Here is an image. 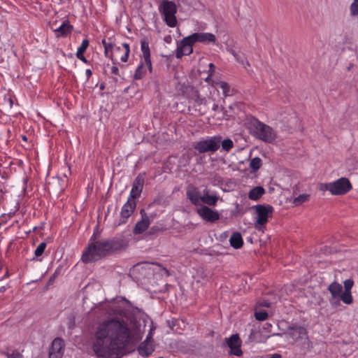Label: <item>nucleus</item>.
Instances as JSON below:
<instances>
[{"mask_svg": "<svg viewBox=\"0 0 358 358\" xmlns=\"http://www.w3.org/2000/svg\"><path fill=\"white\" fill-rule=\"evenodd\" d=\"M131 340V331L122 318H107L99 322L94 332L92 350L101 358H121Z\"/></svg>", "mask_w": 358, "mask_h": 358, "instance_id": "f257e3e1", "label": "nucleus"}, {"mask_svg": "<svg viewBox=\"0 0 358 358\" xmlns=\"http://www.w3.org/2000/svg\"><path fill=\"white\" fill-rule=\"evenodd\" d=\"M125 246V242L122 238H113L111 239L96 240L94 234L83 252L81 259L85 263L96 262L105 257Z\"/></svg>", "mask_w": 358, "mask_h": 358, "instance_id": "f03ea898", "label": "nucleus"}, {"mask_svg": "<svg viewBox=\"0 0 358 358\" xmlns=\"http://www.w3.org/2000/svg\"><path fill=\"white\" fill-rule=\"evenodd\" d=\"M158 10L163 17L164 21L169 27H175L177 25V6L175 2L169 0H162Z\"/></svg>", "mask_w": 358, "mask_h": 358, "instance_id": "7ed1b4c3", "label": "nucleus"}, {"mask_svg": "<svg viewBox=\"0 0 358 358\" xmlns=\"http://www.w3.org/2000/svg\"><path fill=\"white\" fill-rule=\"evenodd\" d=\"M252 135L268 143L273 142L277 137L275 131L270 126L258 120H255L252 123Z\"/></svg>", "mask_w": 358, "mask_h": 358, "instance_id": "20e7f679", "label": "nucleus"}, {"mask_svg": "<svg viewBox=\"0 0 358 358\" xmlns=\"http://www.w3.org/2000/svg\"><path fill=\"white\" fill-rule=\"evenodd\" d=\"M222 136L220 135L213 136L206 139L195 143L194 148L199 154L205 152H215L220 147Z\"/></svg>", "mask_w": 358, "mask_h": 358, "instance_id": "39448f33", "label": "nucleus"}, {"mask_svg": "<svg viewBox=\"0 0 358 358\" xmlns=\"http://www.w3.org/2000/svg\"><path fill=\"white\" fill-rule=\"evenodd\" d=\"M257 215V221L255 227L261 230L262 227L268 222V218L271 217L273 213V207L270 205L258 204L254 206Z\"/></svg>", "mask_w": 358, "mask_h": 358, "instance_id": "423d86ee", "label": "nucleus"}, {"mask_svg": "<svg viewBox=\"0 0 358 358\" xmlns=\"http://www.w3.org/2000/svg\"><path fill=\"white\" fill-rule=\"evenodd\" d=\"M287 331L289 336L294 342L304 345L307 346V348L310 346V341H309L307 335L308 332L305 327L299 325H292L288 327Z\"/></svg>", "mask_w": 358, "mask_h": 358, "instance_id": "0eeeda50", "label": "nucleus"}, {"mask_svg": "<svg viewBox=\"0 0 358 358\" xmlns=\"http://www.w3.org/2000/svg\"><path fill=\"white\" fill-rule=\"evenodd\" d=\"M331 194L339 196L344 195L352 189V185L348 178L342 177L331 182Z\"/></svg>", "mask_w": 358, "mask_h": 358, "instance_id": "6e6552de", "label": "nucleus"}, {"mask_svg": "<svg viewBox=\"0 0 358 358\" xmlns=\"http://www.w3.org/2000/svg\"><path fill=\"white\" fill-rule=\"evenodd\" d=\"M225 344L229 348V354L236 357H241L243 351L241 349V340L238 334H232L224 339Z\"/></svg>", "mask_w": 358, "mask_h": 358, "instance_id": "1a4fd4ad", "label": "nucleus"}, {"mask_svg": "<svg viewBox=\"0 0 358 358\" xmlns=\"http://www.w3.org/2000/svg\"><path fill=\"white\" fill-rule=\"evenodd\" d=\"M194 44V42H193L191 36L185 37L178 45L176 57L180 59L184 55H190L193 52L192 46Z\"/></svg>", "mask_w": 358, "mask_h": 358, "instance_id": "9d476101", "label": "nucleus"}, {"mask_svg": "<svg viewBox=\"0 0 358 358\" xmlns=\"http://www.w3.org/2000/svg\"><path fill=\"white\" fill-rule=\"evenodd\" d=\"M196 213L203 220L207 222L214 223L220 218V214L208 206H201L197 208Z\"/></svg>", "mask_w": 358, "mask_h": 358, "instance_id": "9b49d317", "label": "nucleus"}, {"mask_svg": "<svg viewBox=\"0 0 358 358\" xmlns=\"http://www.w3.org/2000/svg\"><path fill=\"white\" fill-rule=\"evenodd\" d=\"M64 342L60 338H55L49 351V358H62L64 355Z\"/></svg>", "mask_w": 358, "mask_h": 358, "instance_id": "f8f14e48", "label": "nucleus"}, {"mask_svg": "<svg viewBox=\"0 0 358 358\" xmlns=\"http://www.w3.org/2000/svg\"><path fill=\"white\" fill-rule=\"evenodd\" d=\"M136 203L131 199H128L120 212V224L125 223L136 208Z\"/></svg>", "mask_w": 358, "mask_h": 358, "instance_id": "ddd939ff", "label": "nucleus"}, {"mask_svg": "<svg viewBox=\"0 0 358 358\" xmlns=\"http://www.w3.org/2000/svg\"><path fill=\"white\" fill-rule=\"evenodd\" d=\"M186 196L192 204L198 206L201 203L202 195L199 189L193 185H189L186 188Z\"/></svg>", "mask_w": 358, "mask_h": 358, "instance_id": "4468645a", "label": "nucleus"}, {"mask_svg": "<svg viewBox=\"0 0 358 358\" xmlns=\"http://www.w3.org/2000/svg\"><path fill=\"white\" fill-rule=\"evenodd\" d=\"M144 181L143 176L139 174L136 176L133 182L132 188L129 197V199L135 201L136 199L140 197L143 190Z\"/></svg>", "mask_w": 358, "mask_h": 358, "instance_id": "2eb2a0df", "label": "nucleus"}, {"mask_svg": "<svg viewBox=\"0 0 358 358\" xmlns=\"http://www.w3.org/2000/svg\"><path fill=\"white\" fill-rule=\"evenodd\" d=\"M190 36L194 43L196 42H199L205 44H208L211 43H215L216 42L215 36L211 33L197 32L194 33Z\"/></svg>", "mask_w": 358, "mask_h": 358, "instance_id": "dca6fc26", "label": "nucleus"}, {"mask_svg": "<svg viewBox=\"0 0 358 358\" xmlns=\"http://www.w3.org/2000/svg\"><path fill=\"white\" fill-rule=\"evenodd\" d=\"M344 291L341 296L342 301L347 304H352L353 302V297L352 296L351 289L354 285V281L352 279H347L344 281Z\"/></svg>", "mask_w": 358, "mask_h": 358, "instance_id": "f3484780", "label": "nucleus"}, {"mask_svg": "<svg viewBox=\"0 0 358 358\" xmlns=\"http://www.w3.org/2000/svg\"><path fill=\"white\" fill-rule=\"evenodd\" d=\"M141 214L142 215L141 220L138 221L134 229V233L135 234H140L143 233L149 227L150 224V219L145 213L144 210H141Z\"/></svg>", "mask_w": 358, "mask_h": 358, "instance_id": "a211bd4d", "label": "nucleus"}, {"mask_svg": "<svg viewBox=\"0 0 358 358\" xmlns=\"http://www.w3.org/2000/svg\"><path fill=\"white\" fill-rule=\"evenodd\" d=\"M141 49L143 53L145 64L148 67L149 70H152V62L150 59V51L149 48V43L146 39L141 41Z\"/></svg>", "mask_w": 358, "mask_h": 358, "instance_id": "6ab92c4d", "label": "nucleus"}, {"mask_svg": "<svg viewBox=\"0 0 358 358\" xmlns=\"http://www.w3.org/2000/svg\"><path fill=\"white\" fill-rule=\"evenodd\" d=\"M218 199L219 197L216 194H210L208 189H205L203 191L201 203L210 206H215Z\"/></svg>", "mask_w": 358, "mask_h": 358, "instance_id": "aec40b11", "label": "nucleus"}, {"mask_svg": "<svg viewBox=\"0 0 358 358\" xmlns=\"http://www.w3.org/2000/svg\"><path fill=\"white\" fill-rule=\"evenodd\" d=\"M230 245L235 249L241 248L243 245V240L241 233L234 232L229 238Z\"/></svg>", "mask_w": 358, "mask_h": 358, "instance_id": "412c9836", "label": "nucleus"}, {"mask_svg": "<svg viewBox=\"0 0 358 358\" xmlns=\"http://www.w3.org/2000/svg\"><path fill=\"white\" fill-rule=\"evenodd\" d=\"M154 351V348L151 344L147 341L142 342L138 348V354L141 356H149Z\"/></svg>", "mask_w": 358, "mask_h": 358, "instance_id": "4be33fe9", "label": "nucleus"}, {"mask_svg": "<svg viewBox=\"0 0 358 358\" xmlns=\"http://www.w3.org/2000/svg\"><path fill=\"white\" fill-rule=\"evenodd\" d=\"M73 29V27L69 24L68 20L63 22V23L55 31L57 33V36H66L71 33Z\"/></svg>", "mask_w": 358, "mask_h": 358, "instance_id": "5701e85b", "label": "nucleus"}, {"mask_svg": "<svg viewBox=\"0 0 358 358\" xmlns=\"http://www.w3.org/2000/svg\"><path fill=\"white\" fill-rule=\"evenodd\" d=\"M328 290L331 294V296H341L343 294V287L337 282H333L328 287Z\"/></svg>", "mask_w": 358, "mask_h": 358, "instance_id": "b1692460", "label": "nucleus"}, {"mask_svg": "<svg viewBox=\"0 0 358 358\" xmlns=\"http://www.w3.org/2000/svg\"><path fill=\"white\" fill-rule=\"evenodd\" d=\"M265 189L262 186L253 187L248 194V198L253 201H257L264 194Z\"/></svg>", "mask_w": 358, "mask_h": 358, "instance_id": "393cba45", "label": "nucleus"}, {"mask_svg": "<svg viewBox=\"0 0 358 358\" xmlns=\"http://www.w3.org/2000/svg\"><path fill=\"white\" fill-rule=\"evenodd\" d=\"M211 85L214 87H216V88L219 87V88H220L222 90L224 96H227L230 95V94H229L230 87H229V85H228L227 83L224 82V81H214V80H213Z\"/></svg>", "mask_w": 358, "mask_h": 358, "instance_id": "a878e982", "label": "nucleus"}, {"mask_svg": "<svg viewBox=\"0 0 358 358\" xmlns=\"http://www.w3.org/2000/svg\"><path fill=\"white\" fill-rule=\"evenodd\" d=\"M101 43L104 47V55L106 57H109L111 59H113V55L112 54L110 55L109 52L110 50H112L114 45L111 42H108L106 39H103Z\"/></svg>", "mask_w": 358, "mask_h": 358, "instance_id": "bb28decb", "label": "nucleus"}, {"mask_svg": "<svg viewBox=\"0 0 358 358\" xmlns=\"http://www.w3.org/2000/svg\"><path fill=\"white\" fill-rule=\"evenodd\" d=\"M146 74V70L143 66V64L141 63L137 67L135 73L134 75V78L135 80H141L142 79Z\"/></svg>", "mask_w": 358, "mask_h": 358, "instance_id": "cd10ccee", "label": "nucleus"}, {"mask_svg": "<svg viewBox=\"0 0 358 358\" xmlns=\"http://www.w3.org/2000/svg\"><path fill=\"white\" fill-rule=\"evenodd\" d=\"M262 165V159L256 157L252 159L250 162L249 166L252 170V171H257Z\"/></svg>", "mask_w": 358, "mask_h": 358, "instance_id": "c85d7f7f", "label": "nucleus"}, {"mask_svg": "<svg viewBox=\"0 0 358 358\" xmlns=\"http://www.w3.org/2000/svg\"><path fill=\"white\" fill-rule=\"evenodd\" d=\"M220 145L223 150L229 152L234 147V143L231 139L227 138L223 141L221 140Z\"/></svg>", "mask_w": 358, "mask_h": 358, "instance_id": "c756f323", "label": "nucleus"}, {"mask_svg": "<svg viewBox=\"0 0 358 358\" xmlns=\"http://www.w3.org/2000/svg\"><path fill=\"white\" fill-rule=\"evenodd\" d=\"M309 197H310V195L308 194H300L299 196H298L297 197H296L294 199L293 203L296 206H299V205L301 204L302 203L307 201L309 199Z\"/></svg>", "mask_w": 358, "mask_h": 358, "instance_id": "7c9ffc66", "label": "nucleus"}, {"mask_svg": "<svg viewBox=\"0 0 358 358\" xmlns=\"http://www.w3.org/2000/svg\"><path fill=\"white\" fill-rule=\"evenodd\" d=\"M122 47L124 49V53L122 56L120 57V60L122 62H126L128 60L129 55L130 52V48L129 44L127 43H122Z\"/></svg>", "mask_w": 358, "mask_h": 358, "instance_id": "2f4dec72", "label": "nucleus"}, {"mask_svg": "<svg viewBox=\"0 0 358 358\" xmlns=\"http://www.w3.org/2000/svg\"><path fill=\"white\" fill-rule=\"evenodd\" d=\"M228 52H229L238 62H241V64H244L245 57H244V55L243 53H241L239 52H237L231 48L228 49Z\"/></svg>", "mask_w": 358, "mask_h": 358, "instance_id": "473e14b6", "label": "nucleus"}, {"mask_svg": "<svg viewBox=\"0 0 358 358\" xmlns=\"http://www.w3.org/2000/svg\"><path fill=\"white\" fill-rule=\"evenodd\" d=\"M1 354L5 355L7 358H22V355L15 350L11 353L5 351H1Z\"/></svg>", "mask_w": 358, "mask_h": 358, "instance_id": "72a5a7b5", "label": "nucleus"}, {"mask_svg": "<svg viewBox=\"0 0 358 358\" xmlns=\"http://www.w3.org/2000/svg\"><path fill=\"white\" fill-rule=\"evenodd\" d=\"M341 296H330L329 301L331 307L338 308L341 306Z\"/></svg>", "mask_w": 358, "mask_h": 358, "instance_id": "f704fd0d", "label": "nucleus"}, {"mask_svg": "<svg viewBox=\"0 0 358 358\" xmlns=\"http://www.w3.org/2000/svg\"><path fill=\"white\" fill-rule=\"evenodd\" d=\"M350 15L356 17L358 15V1H353L350 6Z\"/></svg>", "mask_w": 358, "mask_h": 358, "instance_id": "c9c22d12", "label": "nucleus"}, {"mask_svg": "<svg viewBox=\"0 0 358 358\" xmlns=\"http://www.w3.org/2000/svg\"><path fill=\"white\" fill-rule=\"evenodd\" d=\"M46 248V243L45 242L41 243L36 248L34 252V255L36 257H40L44 252V250Z\"/></svg>", "mask_w": 358, "mask_h": 358, "instance_id": "e433bc0d", "label": "nucleus"}, {"mask_svg": "<svg viewBox=\"0 0 358 358\" xmlns=\"http://www.w3.org/2000/svg\"><path fill=\"white\" fill-rule=\"evenodd\" d=\"M255 317L257 320L264 321L268 317V313L266 311H256L255 313Z\"/></svg>", "mask_w": 358, "mask_h": 358, "instance_id": "4c0bfd02", "label": "nucleus"}, {"mask_svg": "<svg viewBox=\"0 0 358 358\" xmlns=\"http://www.w3.org/2000/svg\"><path fill=\"white\" fill-rule=\"evenodd\" d=\"M89 46V41L87 39H84L81 43V45L78 47L77 52L81 53L85 52Z\"/></svg>", "mask_w": 358, "mask_h": 358, "instance_id": "58836bf2", "label": "nucleus"}, {"mask_svg": "<svg viewBox=\"0 0 358 358\" xmlns=\"http://www.w3.org/2000/svg\"><path fill=\"white\" fill-rule=\"evenodd\" d=\"M320 190H321V191H329L331 194V182L320 183Z\"/></svg>", "mask_w": 358, "mask_h": 358, "instance_id": "ea45409f", "label": "nucleus"}, {"mask_svg": "<svg viewBox=\"0 0 358 358\" xmlns=\"http://www.w3.org/2000/svg\"><path fill=\"white\" fill-rule=\"evenodd\" d=\"M83 53L84 52H81V53H79V52H76V57L78 59H80L81 61H83L84 63H86L87 64L88 63V61L87 59L85 58V57L83 55Z\"/></svg>", "mask_w": 358, "mask_h": 358, "instance_id": "a19ab883", "label": "nucleus"}, {"mask_svg": "<svg viewBox=\"0 0 358 358\" xmlns=\"http://www.w3.org/2000/svg\"><path fill=\"white\" fill-rule=\"evenodd\" d=\"M118 68L116 66H113L110 68V73L113 75H118Z\"/></svg>", "mask_w": 358, "mask_h": 358, "instance_id": "79ce46f5", "label": "nucleus"}, {"mask_svg": "<svg viewBox=\"0 0 358 358\" xmlns=\"http://www.w3.org/2000/svg\"><path fill=\"white\" fill-rule=\"evenodd\" d=\"M214 71H215V66H214V64H212V63H210L209 64V70H208L210 76H213V74L214 73Z\"/></svg>", "mask_w": 358, "mask_h": 358, "instance_id": "37998d69", "label": "nucleus"}, {"mask_svg": "<svg viewBox=\"0 0 358 358\" xmlns=\"http://www.w3.org/2000/svg\"><path fill=\"white\" fill-rule=\"evenodd\" d=\"M87 80H89V78L92 76V72L90 69H87L85 71Z\"/></svg>", "mask_w": 358, "mask_h": 358, "instance_id": "c03bdc74", "label": "nucleus"}, {"mask_svg": "<svg viewBox=\"0 0 358 358\" xmlns=\"http://www.w3.org/2000/svg\"><path fill=\"white\" fill-rule=\"evenodd\" d=\"M152 329H150V331L149 332V334H148L145 340L144 341H147V343H150V341L152 338Z\"/></svg>", "mask_w": 358, "mask_h": 358, "instance_id": "a18cd8bd", "label": "nucleus"}, {"mask_svg": "<svg viewBox=\"0 0 358 358\" xmlns=\"http://www.w3.org/2000/svg\"><path fill=\"white\" fill-rule=\"evenodd\" d=\"M195 93H196V98H197V99H196V102L197 103H199V104H201V103H202V99H200V97H199V94L198 92H195Z\"/></svg>", "mask_w": 358, "mask_h": 358, "instance_id": "49530a36", "label": "nucleus"}, {"mask_svg": "<svg viewBox=\"0 0 358 358\" xmlns=\"http://www.w3.org/2000/svg\"><path fill=\"white\" fill-rule=\"evenodd\" d=\"M59 271L57 269L55 271V273H53L52 276L50 277V281H52L58 275Z\"/></svg>", "mask_w": 358, "mask_h": 358, "instance_id": "de8ad7c7", "label": "nucleus"}, {"mask_svg": "<svg viewBox=\"0 0 358 358\" xmlns=\"http://www.w3.org/2000/svg\"><path fill=\"white\" fill-rule=\"evenodd\" d=\"M262 306H265V307H269L270 306V303L269 302H267V301H265L262 303Z\"/></svg>", "mask_w": 358, "mask_h": 358, "instance_id": "09e8293b", "label": "nucleus"}, {"mask_svg": "<svg viewBox=\"0 0 358 358\" xmlns=\"http://www.w3.org/2000/svg\"><path fill=\"white\" fill-rule=\"evenodd\" d=\"M244 65V67L246 68L247 66H250V63L248 61H245V64H243Z\"/></svg>", "mask_w": 358, "mask_h": 358, "instance_id": "8fccbe9b", "label": "nucleus"}, {"mask_svg": "<svg viewBox=\"0 0 358 358\" xmlns=\"http://www.w3.org/2000/svg\"><path fill=\"white\" fill-rule=\"evenodd\" d=\"M211 76H210V74H208V76L206 78V82H209L210 80H210V77H211Z\"/></svg>", "mask_w": 358, "mask_h": 358, "instance_id": "3c124183", "label": "nucleus"}, {"mask_svg": "<svg viewBox=\"0 0 358 358\" xmlns=\"http://www.w3.org/2000/svg\"><path fill=\"white\" fill-rule=\"evenodd\" d=\"M217 107H218V106H217V105L214 104V105H213V109L214 110H217Z\"/></svg>", "mask_w": 358, "mask_h": 358, "instance_id": "603ef678", "label": "nucleus"}, {"mask_svg": "<svg viewBox=\"0 0 358 358\" xmlns=\"http://www.w3.org/2000/svg\"><path fill=\"white\" fill-rule=\"evenodd\" d=\"M116 50H117V51H120V50H121V48H120V47H117V48H116Z\"/></svg>", "mask_w": 358, "mask_h": 358, "instance_id": "864d4df0", "label": "nucleus"}, {"mask_svg": "<svg viewBox=\"0 0 358 358\" xmlns=\"http://www.w3.org/2000/svg\"><path fill=\"white\" fill-rule=\"evenodd\" d=\"M159 358H163V357H159Z\"/></svg>", "mask_w": 358, "mask_h": 358, "instance_id": "5fc2aeb1", "label": "nucleus"}]
</instances>
